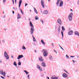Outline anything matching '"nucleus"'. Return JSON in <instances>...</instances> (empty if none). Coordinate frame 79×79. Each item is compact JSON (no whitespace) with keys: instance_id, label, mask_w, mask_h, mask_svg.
<instances>
[{"instance_id":"obj_1","label":"nucleus","mask_w":79,"mask_h":79,"mask_svg":"<svg viewBox=\"0 0 79 79\" xmlns=\"http://www.w3.org/2000/svg\"><path fill=\"white\" fill-rule=\"evenodd\" d=\"M30 25L31 27L30 29V34L31 35H33L34 34V32L35 31V29H34V27L32 23V22L31 21H30Z\"/></svg>"},{"instance_id":"obj_2","label":"nucleus","mask_w":79,"mask_h":79,"mask_svg":"<svg viewBox=\"0 0 79 79\" xmlns=\"http://www.w3.org/2000/svg\"><path fill=\"white\" fill-rule=\"evenodd\" d=\"M42 52H44L43 56H44V57H46V56L48 55V52H47V50H45V49H44Z\"/></svg>"},{"instance_id":"obj_3","label":"nucleus","mask_w":79,"mask_h":79,"mask_svg":"<svg viewBox=\"0 0 79 79\" xmlns=\"http://www.w3.org/2000/svg\"><path fill=\"white\" fill-rule=\"evenodd\" d=\"M4 55L6 60H8L9 59V56L8 55V53H6V52L5 51L4 52Z\"/></svg>"},{"instance_id":"obj_4","label":"nucleus","mask_w":79,"mask_h":79,"mask_svg":"<svg viewBox=\"0 0 79 79\" xmlns=\"http://www.w3.org/2000/svg\"><path fill=\"white\" fill-rule=\"evenodd\" d=\"M41 4L42 8H45V5H44V0H41Z\"/></svg>"},{"instance_id":"obj_5","label":"nucleus","mask_w":79,"mask_h":79,"mask_svg":"<svg viewBox=\"0 0 79 79\" xmlns=\"http://www.w3.org/2000/svg\"><path fill=\"white\" fill-rule=\"evenodd\" d=\"M57 22L58 23H59V24H60V26L61 25V23H62V22H61V20L60 19H57Z\"/></svg>"},{"instance_id":"obj_6","label":"nucleus","mask_w":79,"mask_h":79,"mask_svg":"<svg viewBox=\"0 0 79 79\" xmlns=\"http://www.w3.org/2000/svg\"><path fill=\"white\" fill-rule=\"evenodd\" d=\"M24 56L23 55H19L17 57L18 60H19V59H21V58H22Z\"/></svg>"},{"instance_id":"obj_7","label":"nucleus","mask_w":79,"mask_h":79,"mask_svg":"<svg viewBox=\"0 0 79 79\" xmlns=\"http://www.w3.org/2000/svg\"><path fill=\"white\" fill-rule=\"evenodd\" d=\"M62 76L64 78H66V77H68V75L65 73H64L62 75Z\"/></svg>"},{"instance_id":"obj_8","label":"nucleus","mask_w":79,"mask_h":79,"mask_svg":"<svg viewBox=\"0 0 79 79\" xmlns=\"http://www.w3.org/2000/svg\"><path fill=\"white\" fill-rule=\"evenodd\" d=\"M73 31L71 30L68 32V34L69 35H73Z\"/></svg>"},{"instance_id":"obj_9","label":"nucleus","mask_w":79,"mask_h":79,"mask_svg":"<svg viewBox=\"0 0 79 79\" xmlns=\"http://www.w3.org/2000/svg\"><path fill=\"white\" fill-rule=\"evenodd\" d=\"M39 60L40 61H44V60L41 56L39 57Z\"/></svg>"},{"instance_id":"obj_10","label":"nucleus","mask_w":79,"mask_h":79,"mask_svg":"<svg viewBox=\"0 0 79 79\" xmlns=\"http://www.w3.org/2000/svg\"><path fill=\"white\" fill-rule=\"evenodd\" d=\"M63 6V1H61L60 3L59 6L61 7Z\"/></svg>"},{"instance_id":"obj_11","label":"nucleus","mask_w":79,"mask_h":79,"mask_svg":"<svg viewBox=\"0 0 79 79\" xmlns=\"http://www.w3.org/2000/svg\"><path fill=\"white\" fill-rule=\"evenodd\" d=\"M22 3V0H20L19 2V8H20V6H21V5Z\"/></svg>"},{"instance_id":"obj_12","label":"nucleus","mask_w":79,"mask_h":79,"mask_svg":"<svg viewBox=\"0 0 79 79\" xmlns=\"http://www.w3.org/2000/svg\"><path fill=\"white\" fill-rule=\"evenodd\" d=\"M49 59L50 60H51V61H52V60H53V57L52 56H49Z\"/></svg>"},{"instance_id":"obj_13","label":"nucleus","mask_w":79,"mask_h":79,"mask_svg":"<svg viewBox=\"0 0 79 79\" xmlns=\"http://www.w3.org/2000/svg\"><path fill=\"white\" fill-rule=\"evenodd\" d=\"M41 65H42V66H43V67H45V66H46V65H45V63H44V62H42Z\"/></svg>"},{"instance_id":"obj_14","label":"nucleus","mask_w":79,"mask_h":79,"mask_svg":"<svg viewBox=\"0 0 79 79\" xmlns=\"http://www.w3.org/2000/svg\"><path fill=\"white\" fill-rule=\"evenodd\" d=\"M61 0H57L56 5H59V3H60L61 1Z\"/></svg>"},{"instance_id":"obj_15","label":"nucleus","mask_w":79,"mask_h":79,"mask_svg":"<svg viewBox=\"0 0 79 79\" xmlns=\"http://www.w3.org/2000/svg\"><path fill=\"white\" fill-rule=\"evenodd\" d=\"M48 11H47V10H45L44 11V14H48Z\"/></svg>"},{"instance_id":"obj_16","label":"nucleus","mask_w":79,"mask_h":79,"mask_svg":"<svg viewBox=\"0 0 79 79\" xmlns=\"http://www.w3.org/2000/svg\"><path fill=\"white\" fill-rule=\"evenodd\" d=\"M22 49H23V50H26V47H25V46H24L23 45L22 46Z\"/></svg>"},{"instance_id":"obj_17","label":"nucleus","mask_w":79,"mask_h":79,"mask_svg":"<svg viewBox=\"0 0 79 79\" xmlns=\"http://www.w3.org/2000/svg\"><path fill=\"white\" fill-rule=\"evenodd\" d=\"M20 16L21 15H19V13H18V15H17V19H20V18H21Z\"/></svg>"},{"instance_id":"obj_18","label":"nucleus","mask_w":79,"mask_h":79,"mask_svg":"<svg viewBox=\"0 0 79 79\" xmlns=\"http://www.w3.org/2000/svg\"><path fill=\"white\" fill-rule=\"evenodd\" d=\"M73 15V13H70L69 16V17H70V18H71V17H72V16Z\"/></svg>"},{"instance_id":"obj_19","label":"nucleus","mask_w":79,"mask_h":79,"mask_svg":"<svg viewBox=\"0 0 79 79\" xmlns=\"http://www.w3.org/2000/svg\"><path fill=\"white\" fill-rule=\"evenodd\" d=\"M34 10H35V11L36 14H38V12H37V10H36V9L35 8V7H34Z\"/></svg>"},{"instance_id":"obj_20","label":"nucleus","mask_w":79,"mask_h":79,"mask_svg":"<svg viewBox=\"0 0 79 79\" xmlns=\"http://www.w3.org/2000/svg\"><path fill=\"white\" fill-rule=\"evenodd\" d=\"M41 42L43 45H45V42H44V40H42L41 41Z\"/></svg>"},{"instance_id":"obj_21","label":"nucleus","mask_w":79,"mask_h":79,"mask_svg":"<svg viewBox=\"0 0 79 79\" xmlns=\"http://www.w3.org/2000/svg\"><path fill=\"white\" fill-rule=\"evenodd\" d=\"M62 29L63 31H66V29H65V28H64V26L62 27Z\"/></svg>"},{"instance_id":"obj_22","label":"nucleus","mask_w":79,"mask_h":79,"mask_svg":"<svg viewBox=\"0 0 79 79\" xmlns=\"http://www.w3.org/2000/svg\"><path fill=\"white\" fill-rule=\"evenodd\" d=\"M35 19L36 20H38L39 19V17L37 16H35Z\"/></svg>"},{"instance_id":"obj_23","label":"nucleus","mask_w":79,"mask_h":79,"mask_svg":"<svg viewBox=\"0 0 79 79\" xmlns=\"http://www.w3.org/2000/svg\"><path fill=\"white\" fill-rule=\"evenodd\" d=\"M51 79H57L58 78L56 77H53V76L51 77Z\"/></svg>"},{"instance_id":"obj_24","label":"nucleus","mask_w":79,"mask_h":79,"mask_svg":"<svg viewBox=\"0 0 79 79\" xmlns=\"http://www.w3.org/2000/svg\"><path fill=\"white\" fill-rule=\"evenodd\" d=\"M24 71L25 73L27 75L29 74V72H27L26 70H24Z\"/></svg>"},{"instance_id":"obj_25","label":"nucleus","mask_w":79,"mask_h":79,"mask_svg":"<svg viewBox=\"0 0 79 79\" xmlns=\"http://www.w3.org/2000/svg\"><path fill=\"white\" fill-rule=\"evenodd\" d=\"M14 66H17V64L16 61L14 62Z\"/></svg>"},{"instance_id":"obj_26","label":"nucleus","mask_w":79,"mask_h":79,"mask_svg":"<svg viewBox=\"0 0 79 79\" xmlns=\"http://www.w3.org/2000/svg\"><path fill=\"white\" fill-rule=\"evenodd\" d=\"M37 69H39V68H40V65H39V64H37Z\"/></svg>"},{"instance_id":"obj_27","label":"nucleus","mask_w":79,"mask_h":79,"mask_svg":"<svg viewBox=\"0 0 79 79\" xmlns=\"http://www.w3.org/2000/svg\"><path fill=\"white\" fill-rule=\"evenodd\" d=\"M33 41L34 42H35L36 41V40L35 39V37H33Z\"/></svg>"},{"instance_id":"obj_28","label":"nucleus","mask_w":79,"mask_h":79,"mask_svg":"<svg viewBox=\"0 0 79 79\" xmlns=\"http://www.w3.org/2000/svg\"><path fill=\"white\" fill-rule=\"evenodd\" d=\"M66 57L67 58V59H69V57L68 55H66Z\"/></svg>"},{"instance_id":"obj_29","label":"nucleus","mask_w":79,"mask_h":79,"mask_svg":"<svg viewBox=\"0 0 79 79\" xmlns=\"http://www.w3.org/2000/svg\"><path fill=\"white\" fill-rule=\"evenodd\" d=\"M61 34H62V37H63L64 36H63V31H61Z\"/></svg>"},{"instance_id":"obj_30","label":"nucleus","mask_w":79,"mask_h":79,"mask_svg":"<svg viewBox=\"0 0 79 79\" xmlns=\"http://www.w3.org/2000/svg\"><path fill=\"white\" fill-rule=\"evenodd\" d=\"M69 18L70 21H72V17H71H71H69Z\"/></svg>"},{"instance_id":"obj_31","label":"nucleus","mask_w":79,"mask_h":79,"mask_svg":"<svg viewBox=\"0 0 79 79\" xmlns=\"http://www.w3.org/2000/svg\"><path fill=\"white\" fill-rule=\"evenodd\" d=\"M38 69L40 70V71H42V68H41L40 67L39 69Z\"/></svg>"},{"instance_id":"obj_32","label":"nucleus","mask_w":79,"mask_h":79,"mask_svg":"<svg viewBox=\"0 0 79 79\" xmlns=\"http://www.w3.org/2000/svg\"><path fill=\"white\" fill-rule=\"evenodd\" d=\"M18 65H21V62H19L18 63Z\"/></svg>"},{"instance_id":"obj_33","label":"nucleus","mask_w":79,"mask_h":79,"mask_svg":"<svg viewBox=\"0 0 79 79\" xmlns=\"http://www.w3.org/2000/svg\"><path fill=\"white\" fill-rule=\"evenodd\" d=\"M59 45L60 46V47L61 48V49H62V50H64V49H63V48H62V47H61V46H60V44H59Z\"/></svg>"},{"instance_id":"obj_34","label":"nucleus","mask_w":79,"mask_h":79,"mask_svg":"<svg viewBox=\"0 0 79 79\" xmlns=\"http://www.w3.org/2000/svg\"><path fill=\"white\" fill-rule=\"evenodd\" d=\"M1 74L3 75V70H1Z\"/></svg>"},{"instance_id":"obj_35","label":"nucleus","mask_w":79,"mask_h":79,"mask_svg":"<svg viewBox=\"0 0 79 79\" xmlns=\"http://www.w3.org/2000/svg\"><path fill=\"white\" fill-rule=\"evenodd\" d=\"M20 11L22 13V14H23V15H24V13H23L22 10H21V9H20Z\"/></svg>"},{"instance_id":"obj_36","label":"nucleus","mask_w":79,"mask_h":79,"mask_svg":"<svg viewBox=\"0 0 79 79\" xmlns=\"http://www.w3.org/2000/svg\"><path fill=\"white\" fill-rule=\"evenodd\" d=\"M53 51H54V52H55V53H56V54H57V53L58 52L55 50L54 49Z\"/></svg>"},{"instance_id":"obj_37","label":"nucleus","mask_w":79,"mask_h":79,"mask_svg":"<svg viewBox=\"0 0 79 79\" xmlns=\"http://www.w3.org/2000/svg\"><path fill=\"white\" fill-rule=\"evenodd\" d=\"M58 32H60V29L59 28H58Z\"/></svg>"},{"instance_id":"obj_38","label":"nucleus","mask_w":79,"mask_h":79,"mask_svg":"<svg viewBox=\"0 0 79 79\" xmlns=\"http://www.w3.org/2000/svg\"><path fill=\"white\" fill-rule=\"evenodd\" d=\"M29 76H30V75H28L27 76L28 78V79H30V78H29Z\"/></svg>"},{"instance_id":"obj_39","label":"nucleus","mask_w":79,"mask_h":79,"mask_svg":"<svg viewBox=\"0 0 79 79\" xmlns=\"http://www.w3.org/2000/svg\"><path fill=\"white\" fill-rule=\"evenodd\" d=\"M40 21H41V22H42V24L44 23V21H43V20H40Z\"/></svg>"},{"instance_id":"obj_40","label":"nucleus","mask_w":79,"mask_h":79,"mask_svg":"<svg viewBox=\"0 0 79 79\" xmlns=\"http://www.w3.org/2000/svg\"><path fill=\"white\" fill-rule=\"evenodd\" d=\"M70 57L71 58H74V57H75V56H70Z\"/></svg>"},{"instance_id":"obj_41","label":"nucleus","mask_w":79,"mask_h":79,"mask_svg":"<svg viewBox=\"0 0 79 79\" xmlns=\"http://www.w3.org/2000/svg\"><path fill=\"white\" fill-rule=\"evenodd\" d=\"M2 74H5L6 75V72H4V73H3Z\"/></svg>"},{"instance_id":"obj_42","label":"nucleus","mask_w":79,"mask_h":79,"mask_svg":"<svg viewBox=\"0 0 79 79\" xmlns=\"http://www.w3.org/2000/svg\"><path fill=\"white\" fill-rule=\"evenodd\" d=\"M1 78H2V79H5V77H3V76H1Z\"/></svg>"},{"instance_id":"obj_43","label":"nucleus","mask_w":79,"mask_h":79,"mask_svg":"<svg viewBox=\"0 0 79 79\" xmlns=\"http://www.w3.org/2000/svg\"><path fill=\"white\" fill-rule=\"evenodd\" d=\"M11 58H14V56H13V55H11Z\"/></svg>"},{"instance_id":"obj_44","label":"nucleus","mask_w":79,"mask_h":79,"mask_svg":"<svg viewBox=\"0 0 79 79\" xmlns=\"http://www.w3.org/2000/svg\"><path fill=\"white\" fill-rule=\"evenodd\" d=\"M27 5H28L27 3H26L25 4V6H27Z\"/></svg>"},{"instance_id":"obj_45","label":"nucleus","mask_w":79,"mask_h":79,"mask_svg":"<svg viewBox=\"0 0 79 79\" xmlns=\"http://www.w3.org/2000/svg\"><path fill=\"white\" fill-rule=\"evenodd\" d=\"M5 2H6V0H3V3H5Z\"/></svg>"},{"instance_id":"obj_46","label":"nucleus","mask_w":79,"mask_h":79,"mask_svg":"<svg viewBox=\"0 0 79 79\" xmlns=\"http://www.w3.org/2000/svg\"><path fill=\"white\" fill-rule=\"evenodd\" d=\"M47 79H50V78L48 77H47L46 78Z\"/></svg>"},{"instance_id":"obj_47","label":"nucleus","mask_w":79,"mask_h":79,"mask_svg":"<svg viewBox=\"0 0 79 79\" xmlns=\"http://www.w3.org/2000/svg\"><path fill=\"white\" fill-rule=\"evenodd\" d=\"M51 44H52V47H54V45H53V43H52Z\"/></svg>"},{"instance_id":"obj_48","label":"nucleus","mask_w":79,"mask_h":79,"mask_svg":"<svg viewBox=\"0 0 79 79\" xmlns=\"http://www.w3.org/2000/svg\"><path fill=\"white\" fill-rule=\"evenodd\" d=\"M55 29H56V28H57V27H56V26H55Z\"/></svg>"},{"instance_id":"obj_49","label":"nucleus","mask_w":79,"mask_h":79,"mask_svg":"<svg viewBox=\"0 0 79 79\" xmlns=\"http://www.w3.org/2000/svg\"><path fill=\"white\" fill-rule=\"evenodd\" d=\"M2 42H5V40H2Z\"/></svg>"},{"instance_id":"obj_50","label":"nucleus","mask_w":79,"mask_h":79,"mask_svg":"<svg viewBox=\"0 0 79 79\" xmlns=\"http://www.w3.org/2000/svg\"><path fill=\"white\" fill-rule=\"evenodd\" d=\"M12 2H13V4H14V3H15V2L14 1V0H12Z\"/></svg>"},{"instance_id":"obj_51","label":"nucleus","mask_w":79,"mask_h":79,"mask_svg":"<svg viewBox=\"0 0 79 79\" xmlns=\"http://www.w3.org/2000/svg\"><path fill=\"white\" fill-rule=\"evenodd\" d=\"M72 61H73L74 63H76V62H75V61L74 60H72Z\"/></svg>"},{"instance_id":"obj_52","label":"nucleus","mask_w":79,"mask_h":79,"mask_svg":"<svg viewBox=\"0 0 79 79\" xmlns=\"http://www.w3.org/2000/svg\"><path fill=\"white\" fill-rule=\"evenodd\" d=\"M12 13H13V14H15V12L14 11V10H13L12 11Z\"/></svg>"},{"instance_id":"obj_53","label":"nucleus","mask_w":79,"mask_h":79,"mask_svg":"<svg viewBox=\"0 0 79 79\" xmlns=\"http://www.w3.org/2000/svg\"><path fill=\"white\" fill-rule=\"evenodd\" d=\"M41 76H42L43 77H44V74H43V75H41Z\"/></svg>"},{"instance_id":"obj_54","label":"nucleus","mask_w":79,"mask_h":79,"mask_svg":"<svg viewBox=\"0 0 79 79\" xmlns=\"http://www.w3.org/2000/svg\"><path fill=\"white\" fill-rule=\"evenodd\" d=\"M78 5H79V0H78V2H77Z\"/></svg>"},{"instance_id":"obj_55","label":"nucleus","mask_w":79,"mask_h":79,"mask_svg":"<svg viewBox=\"0 0 79 79\" xmlns=\"http://www.w3.org/2000/svg\"><path fill=\"white\" fill-rule=\"evenodd\" d=\"M59 29H60V24H59Z\"/></svg>"},{"instance_id":"obj_56","label":"nucleus","mask_w":79,"mask_h":79,"mask_svg":"<svg viewBox=\"0 0 79 79\" xmlns=\"http://www.w3.org/2000/svg\"><path fill=\"white\" fill-rule=\"evenodd\" d=\"M4 77H5L6 75L5 74H3Z\"/></svg>"},{"instance_id":"obj_57","label":"nucleus","mask_w":79,"mask_h":79,"mask_svg":"<svg viewBox=\"0 0 79 79\" xmlns=\"http://www.w3.org/2000/svg\"><path fill=\"white\" fill-rule=\"evenodd\" d=\"M15 4H16V0H15Z\"/></svg>"},{"instance_id":"obj_58","label":"nucleus","mask_w":79,"mask_h":79,"mask_svg":"<svg viewBox=\"0 0 79 79\" xmlns=\"http://www.w3.org/2000/svg\"><path fill=\"white\" fill-rule=\"evenodd\" d=\"M3 18H5V15H4L3 17Z\"/></svg>"},{"instance_id":"obj_59","label":"nucleus","mask_w":79,"mask_h":79,"mask_svg":"<svg viewBox=\"0 0 79 79\" xmlns=\"http://www.w3.org/2000/svg\"><path fill=\"white\" fill-rule=\"evenodd\" d=\"M32 36L33 38H34V35H32Z\"/></svg>"},{"instance_id":"obj_60","label":"nucleus","mask_w":79,"mask_h":79,"mask_svg":"<svg viewBox=\"0 0 79 79\" xmlns=\"http://www.w3.org/2000/svg\"><path fill=\"white\" fill-rule=\"evenodd\" d=\"M66 72V73L67 74H69V73H68V72H67V71H66V72Z\"/></svg>"},{"instance_id":"obj_61","label":"nucleus","mask_w":79,"mask_h":79,"mask_svg":"<svg viewBox=\"0 0 79 79\" xmlns=\"http://www.w3.org/2000/svg\"><path fill=\"white\" fill-rule=\"evenodd\" d=\"M70 11H73V10L72 9H70Z\"/></svg>"},{"instance_id":"obj_62","label":"nucleus","mask_w":79,"mask_h":79,"mask_svg":"<svg viewBox=\"0 0 79 79\" xmlns=\"http://www.w3.org/2000/svg\"><path fill=\"white\" fill-rule=\"evenodd\" d=\"M64 71H65V72H66V71L64 69Z\"/></svg>"},{"instance_id":"obj_63","label":"nucleus","mask_w":79,"mask_h":79,"mask_svg":"<svg viewBox=\"0 0 79 79\" xmlns=\"http://www.w3.org/2000/svg\"><path fill=\"white\" fill-rule=\"evenodd\" d=\"M35 53H37V52L36 51V50H35Z\"/></svg>"},{"instance_id":"obj_64","label":"nucleus","mask_w":79,"mask_h":79,"mask_svg":"<svg viewBox=\"0 0 79 79\" xmlns=\"http://www.w3.org/2000/svg\"><path fill=\"white\" fill-rule=\"evenodd\" d=\"M34 45H35V43L33 44Z\"/></svg>"}]
</instances>
